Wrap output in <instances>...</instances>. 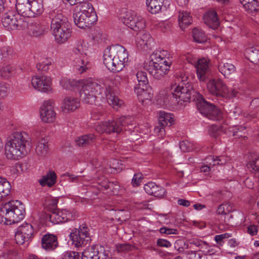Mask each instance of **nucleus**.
<instances>
[{"label":"nucleus","mask_w":259,"mask_h":259,"mask_svg":"<svg viewBox=\"0 0 259 259\" xmlns=\"http://www.w3.org/2000/svg\"><path fill=\"white\" fill-rule=\"evenodd\" d=\"M192 93L193 99L197 101V109L202 115L212 120H220L222 118L221 110L215 105L206 101L199 93L193 91L189 82H180L178 85H171L170 89L160 91L157 100L164 105H182L183 103L190 102Z\"/></svg>","instance_id":"obj_1"},{"label":"nucleus","mask_w":259,"mask_h":259,"mask_svg":"<svg viewBox=\"0 0 259 259\" xmlns=\"http://www.w3.org/2000/svg\"><path fill=\"white\" fill-rule=\"evenodd\" d=\"M80 97L84 103L92 104L95 102L97 95L105 96L108 103L115 109H118L123 104L114 93L113 83L107 80L102 83L95 79L89 78L82 80Z\"/></svg>","instance_id":"obj_2"},{"label":"nucleus","mask_w":259,"mask_h":259,"mask_svg":"<svg viewBox=\"0 0 259 259\" xmlns=\"http://www.w3.org/2000/svg\"><path fill=\"white\" fill-rule=\"evenodd\" d=\"M103 62L106 68L112 72H119L128 61L127 50L122 46L116 45L107 47L104 52Z\"/></svg>","instance_id":"obj_3"},{"label":"nucleus","mask_w":259,"mask_h":259,"mask_svg":"<svg viewBox=\"0 0 259 259\" xmlns=\"http://www.w3.org/2000/svg\"><path fill=\"white\" fill-rule=\"evenodd\" d=\"M171 62L167 51H156L151 55L150 60L145 68L153 78L158 80L167 74Z\"/></svg>","instance_id":"obj_4"},{"label":"nucleus","mask_w":259,"mask_h":259,"mask_svg":"<svg viewBox=\"0 0 259 259\" xmlns=\"http://www.w3.org/2000/svg\"><path fill=\"white\" fill-rule=\"evenodd\" d=\"M30 140L26 132H15L7 139L5 145V151L9 159H18L27 153L26 145Z\"/></svg>","instance_id":"obj_5"},{"label":"nucleus","mask_w":259,"mask_h":259,"mask_svg":"<svg viewBox=\"0 0 259 259\" xmlns=\"http://www.w3.org/2000/svg\"><path fill=\"white\" fill-rule=\"evenodd\" d=\"M0 212V223L8 225L22 221L25 215V209L20 201L12 200L2 205Z\"/></svg>","instance_id":"obj_6"},{"label":"nucleus","mask_w":259,"mask_h":259,"mask_svg":"<svg viewBox=\"0 0 259 259\" xmlns=\"http://www.w3.org/2000/svg\"><path fill=\"white\" fill-rule=\"evenodd\" d=\"M131 117L129 116H121L119 118L112 120L102 121L96 126V131L100 133H120L123 127L129 124Z\"/></svg>","instance_id":"obj_7"},{"label":"nucleus","mask_w":259,"mask_h":259,"mask_svg":"<svg viewBox=\"0 0 259 259\" xmlns=\"http://www.w3.org/2000/svg\"><path fill=\"white\" fill-rule=\"evenodd\" d=\"M120 19L123 24L135 31H140L145 27V20L133 11H126L122 14Z\"/></svg>","instance_id":"obj_8"},{"label":"nucleus","mask_w":259,"mask_h":259,"mask_svg":"<svg viewBox=\"0 0 259 259\" xmlns=\"http://www.w3.org/2000/svg\"><path fill=\"white\" fill-rule=\"evenodd\" d=\"M73 53L75 55L73 62L74 70L79 74L86 72L91 68V65L82 46L77 45L73 49Z\"/></svg>","instance_id":"obj_9"},{"label":"nucleus","mask_w":259,"mask_h":259,"mask_svg":"<svg viewBox=\"0 0 259 259\" xmlns=\"http://www.w3.org/2000/svg\"><path fill=\"white\" fill-rule=\"evenodd\" d=\"M3 26L9 30L21 29L27 25L24 18L19 14H14L12 12L5 13L2 18Z\"/></svg>","instance_id":"obj_10"},{"label":"nucleus","mask_w":259,"mask_h":259,"mask_svg":"<svg viewBox=\"0 0 259 259\" xmlns=\"http://www.w3.org/2000/svg\"><path fill=\"white\" fill-rule=\"evenodd\" d=\"M34 230L32 226L28 223H23L20 225L15 232V239L18 245L28 246L33 236Z\"/></svg>","instance_id":"obj_11"},{"label":"nucleus","mask_w":259,"mask_h":259,"mask_svg":"<svg viewBox=\"0 0 259 259\" xmlns=\"http://www.w3.org/2000/svg\"><path fill=\"white\" fill-rule=\"evenodd\" d=\"M72 243L76 247H80L89 243L91 241L89 229L86 226H80L79 229L70 234Z\"/></svg>","instance_id":"obj_12"},{"label":"nucleus","mask_w":259,"mask_h":259,"mask_svg":"<svg viewBox=\"0 0 259 259\" xmlns=\"http://www.w3.org/2000/svg\"><path fill=\"white\" fill-rule=\"evenodd\" d=\"M207 88L210 94L225 102L224 100L226 99V87L221 78L210 79L207 83Z\"/></svg>","instance_id":"obj_13"},{"label":"nucleus","mask_w":259,"mask_h":259,"mask_svg":"<svg viewBox=\"0 0 259 259\" xmlns=\"http://www.w3.org/2000/svg\"><path fill=\"white\" fill-rule=\"evenodd\" d=\"M109 255L108 251L100 246H91L82 252L81 259H106Z\"/></svg>","instance_id":"obj_14"},{"label":"nucleus","mask_w":259,"mask_h":259,"mask_svg":"<svg viewBox=\"0 0 259 259\" xmlns=\"http://www.w3.org/2000/svg\"><path fill=\"white\" fill-rule=\"evenodd\" d=\"M47 17L51 21V30L70 24L67 18L63 14L61 9L51 10Z\"/></svg>","instance_id":"obj_15"},{"label":"nucleus","mask_w":259,"mask_h":259,"mask_svg":"<svg viewBox=\"0 0 259 259\" xmlns=\"http://www.w3.org/2000/svg\"><path fill=\"white\" fill-rule=\"evenodd\" d=\"M32 87L38 91L43 93H50L52 91L51 78L47 76H35L32 77Z\"/></svg>","instance_id":"obj_16"},{"label":"nucleus","mask_w":259,"mask_h":259,"mask_svg":"<svg viewBox=\"0 0 259 259\" xmlns=\"http://www.w3.org/2000/svg\"><path fill=\"white\" fill-rule=\"evenodd\" d=\"M55 40L58 44H63L66 42L71 36V28L70 24L63 26L51 30Z\"/></svg>","instance_id":"obj_17"},{"label":"nucleus","mask_w":259,"mask_h":259,"mask_svg":"<svg viewBox=\"0 0 259 259\" xmlns=\"http://www.w3.org/2000/svg\"><path fill=\"white\" fill-rule=\"evenodd\" d=\"M197 75L199 80L204 81L208 77L210 72V63L208 60L202 58L197 60L195 63Z\"/></svg>","instance_id":"obj_18"},{"label":"nucleus","mask_w":259,"mask_h":259,"mask_svg":"<svg viewBox=\"0 0 259 259\" xmlns=\"http://www.w3.org/2000/svg\"><path fill=\"white\" fill-rule=\"evenodd\" d=\"M41 120L46 123H51L55 120L56 113L50 101H45L39 110Z\"/></svg>","instance_id":"obj_19"},{"label":"nucleus","mask_w":259,"mask_h":259,"mask_svg":"<svg viewBox=\"0 0 259 259\" xmlns=\"http://www.w3.org/2000/svg\"><path fill=\"white\" fill-rule=\"evenodd\" d=\"M136 41L138 48L147 50L151 49L153 40L149 33L142 31L137 34Z\"/></svg>","instance_id":"obj_20"},{"label":"nucleus","mask_w":259,"mask_h":259,"mask_svg":"<svg viewBox=\"0 0 259 259\" xmlns=\"http://www.w3.org/2000/svg\"><path fill=\"white\" fill-rule=\"evenodd\" d=\"M203 20L205 24L212 29L218 28L220 21L215 11L210 10L205 12L203 15Z\"/></svg>","instance_id":"obj_21"},{"label":"nucleus","mask_w":259,"mask_h":259,"mask_svg":"<svg viewBox=\"0 0 259 259\" xmlns=\"http://www.w3.org/2000/svg\"><path fill=\"white\" fill-rule=\"evenodd\" d=\"M144 189L147 194L159 198L164 197L166 193L165 189L163 187L157 185L154 182H148L145 184Z\"/></svg>","instance_id":"obj_22"},{"label":"nucleus","mask_w":259,"mask_h":259,"mask_svg":"<svg viewBox=\"0 0 259 259\" xmlns=\"http://www.w3.org/2000/svg\"><path fill=\"white\" fill-rule=\"evenodd\" d=\"M79 106L80 102L77 98L68 96L64 99L61 108L64 112H69L74 111Z\"/></svg>","instance_id":"obj_23"},{"label":"nucleus","mask_w":259,"mask_h":259,"mask_svg":"<svg viewBox=\"0 0 259 259\" xmlns=\"http://www.w3.org/2000/svg\"><path fill=\"white\" fill-rule=\"evenodd\" d=\"M58 245L57 237L53 234H46L41 238L42 247L47 251L54 250Z\"/></svg>","instance_id":"obj_24"},{"label":"nucleus","mask_w":259,"mask_h":259,"mask_svg":"<svg viewBox=\"0 0 259 259\" xmlns=\"http://www.w3.org/2000/svg\"><path fill=\"white\" fill-rule=\"evenodd\" d=\"M29 0H16V9L22 17H30L31 12L30 11Z\"/></svg>","instance_id":"obj_25"},{"label":"nucleus","mask_w":259,"mask_h":259,"mask_svg":"<svg viewBox=\"0 0 259 259\" xmlns=\"http://www.w3.org/2000/svg\"><path fill=\"white\" fill-rule=\"evenodd\" d=\"M134 89L139 100L142 102H144L146 100L150 101L152 99L153 94L152 89L149 85L146 87L135 86Z\"/></svg>","instance_id":"obj_26"},{"label":"nucleus","mask_w":259,"mask_h":259,"mask_svg":"<svg viewBox=\"0 0 259 259\" xmlns=\"http://www.w3.org/2000/svg\"><path fill=\"white\" fill-rule=\"evenodd\" d=\"M178 20L180 27L183 30L192 23V17L188 12L180 10L178 12Z\"/></svg>","instance_id":"obj_27"},{"label":"nucleus","mask_w":259,"mask_h":259,"mask_svg":"<svg viewBox=\"0 0 259 259\" xmlns=\"http://www.w3.org/2000/svg\"><path fill=\"white\" fill-rule=\"evenodd\" d=\"M28 29L30 34L35 37L40 36L46 32V26L38 21L30 23Z\"/></svg>","instance_id":"obj_28"},{"label":"nucleus","mask_w":259,"mask_h":259,"mask_svg":"<svg viewBox=\"0 0 259 259\" xmlns=\"http://www.w3.org/2000/svg\"><path fill=\"white\" fill-rule=\"evenodd\" d=\"M10 183L5 179L0 178V202L5 201L11 192Z\"/></svg>","instance_id":"obj_29"},{"label":"nucleus","mask_w":259,"mask_h":259,"mask_svg":"<svg viewBox=\"0 0 259 259\" xmlns=\"http://www.w3.org/2000/svg\"><path fill=\"white\" fill-rule=\"evenodd\" d=\"M57 176L54 171L50 170L46 176L42 177L39 182L42 186L51 187L56 183Z\"/></svg>","instance_id":"obj_30"},{"label":"nucleus","mask_w":259,"mask_h":259,"mask_svg":"<svg viewBox=\"0 0 259 259\" xmlns=\"http://www.w3.org/2000/svg\"><path fill=\"white\" fill-rule=\"evenodd\" d=\"M30 11L32 12L30 17H34L40 15L44 12V7L41 0H29Z\"/></svg>","instance_id":"obj_31"},{"label":"nucleus","mask_w":259,"mask_h":259,"mask_svg":"<svg viewBox=\"0 0 259 259\" xmlns=\"http://www.w3.org/2000/svg\"><path fill=\"white\" fill-rule=\"evenodd\" d=\"M48 140L42 138L37 144L35 148L36 154L40 157L46 156L49 152Z\"/></svg>","instance_id":"obj_32"},{"label":"nucleus","mask_w":259,"mask_h":259,"mask_svg":"<svg viewBox=\"0 0 259 259\" xmlns=\"http://www.w3.org/2000/svg\"><path fill=\"white\" fill-rule=\"evenodd\" d=\"M163 0H146L148 11L152 14L158 13L161 10Z\"/></svg>","instance_id":"obj_33"},{"label":"nucleus","mask_w":259,"mask_h":259,"mask_svg":"<svg viewBox=\"0 0 259 259\" xmlns=\"http://www.w3.org/2000/svg\"><path fill=\"white\" fill-rule=\"evenodd\" d=\"M158 122L165 126L169 127L174 124V119L173 115L170 113L165 111H160L159 113Z\"/></svg>","instance_id":"obj_34"},{"label":"nucleus","mask_w":259,"mask_h":259,"mask_svg":"<svg viewBox=\"0 0 259 259\" xmlns=\"http://www.w3.org/2000/svg\"><path fill=\"white\" fill-rule=\"evenodd\" d=\"M95 140V136L90 134L77 137L75 140V143L79 146L84 147L92 144Z\"/></svg>","instance_id":"obj_35"},{"label":"nucleus","mask_w":259,"mask_h":259,"mask_svg":"<svg viewBox=\"0 0 259 259\" xmlns=\"http://www.w3.org/2000/svg\"><path fill=\"white\" fill-rule=\"evenodd\" d=\"M245 10L250 13L259 10V4L257 0H240Z\"/></svg>","instance_id":"obj_36"},{"label":"nucleus","mask_w":259,"mask_h":259,"mask_svg":"<svg viewBox=\"0 0 259 259\" xmlns=\"http://www.w3.org/2000/svg\"><path fill=\"white\" fill-rule=\"evenodd\" d=\"M133 75H136L138 83L136 86L141 87H146L149 85L148 80L147 74L144 71H136L133 70L131 72Z\"/></svg>","instance_id":"obj_37"},{"label":"nucleus","mask_w":259,"mask_h":259,"mask_svg":"<svg viewBox=\"0 0 259 259\" xmlns=\"http://www.w3.org/2000/svg\"><path fill=\"white\" fill-rule=\"evenodd\" d=\"M246 58L251 63L259 64V50L254 48H249L245 52Z\"/></svg>","instance_id":"obj_38"},{"label":"nucleus","mask_w":259,"mask_h":259,"mask_svg":"<svg viewBox=\"0 0 259 259\" xmlns=\"http://www.w3.org/2000/svg\"><path fill=\"white\" fill-rule=\"evenodd\" d=\"M205 160L207 163L206 165L210 166L211 168L215 165L225 164L227 162L226 158L223 156L217 157L215 158H214L213 156H209L206 158Z\"/></svg>","instance_id":"obj_39"},{"label":"nucleus","mask_w":259,"mask_h":259,"mask_svg":"<svg viewBox=\"0 0 259 259\" xmlns=\"http://www.w3.org/2000/svg\"><path fill=\"white\" fill-rule=\"evenodd\" d=\"M192 33L193 38L195 42L200 44L206 42L207 36L202 30L195 28L193 29Z\"/></svg>","instance_id":"obj_40"},{"label":"nucleus","mask_w":259,"mask_h":259,"mask_svg":"<svg viewBox=\"0 0 259 259\" xmlns=\"http://www.w3.org/2000/svg\"><path fill=\"white\" fill-rule=\"evenodd\" d=\"M53 60L51 58H46L44 60L39 62L36 64V68L37 70L42 71H47L53 66Z\"/></svg>","instance_id":"obj_41"},{"label":"nucleus","mask_w":259,"mask_h":259,"mask_svg":"<svg viewBox=\"0 0 259 259\" xmlns=\"http://www.w3.org/2000/svg\"><path fill=\"white\" fill-rule=\"evenodd\" d=\"M15 73L14 67L9 65H4L0 68V75L4 78H8Z\"/></svg>","instance_id":"obj_42"},{"label":"nucleus","mask_w":259,"mask_h":259,"mask_svg":"<svg viewBox=\"0 0 259 259\" xmlns=\"http://www.w3.org/2000/svg\"><path fill=\"white\" fill-rule=\"evenodd\" d=\"M62 218L63 220V223L75 219L77 216L76 212L74 210H70L66 209L60 210Z\"/></svg>","instance_id":"obj_43"},{"label":"nucleus","mask_w":259,"mask_h":259,"mask_svg":"<svg viewBox=\"0 0 259 259\" xmlns=\"http://www.w3.org/2000/svg\"><path fill=\"white\" fill-rule=\"evenodd\" d=\"M60 84L64 89L70 90L75 85V82L68 78L63 77L60 81Z\"/></svg>","instance_id":"obj_44"},{"label":"nucleus","mask_w":259,"mask_h":259,"mask_svg":"<svg viewBox=\"0 0 259 259\" xmlns=\"http://www.w3.org/2000/svg\"><path fill=\"white\" fill-rule=\"evenodd\" d=\"M64 176L67 177V180L71 183H81L83 179L81 176H75L68 172L65 174Z\"/></svg>","instance_id":"obj_45"},{"label":"nucleus","mask_w":259,"mask_h":259,"mask_svg":"<svg viewBox=\"0 0 259 259\" xmlns=\"http://www.w3.org/2000/svg\"><path fill=\"white\" fill-rule=\"evenodd\" d=\"M17 253L13 250H8L0 253V259H17Z\"/></svg>","instance_id":"obj_46"},{"label":"nucleus","mask_w":259,"mask_h":259,"mask_svg":"<svg viewBox=\"0 0 259 259\" xmlns=\"http://www.w3.org/2000/svg\"><path fill=\"white\" fill-rule=\"evenodd\" d=\"M62 259H80V254L75 251H67L61 255Z\"/></svg>","instance_id":"obj_47"},{"label":"nucleus","mask_w":259,"mask_h":259,"mask_svg":"<svg viewBox=\"0 0 259 259\" xmlns=\"http://www.w3.org/2000/svg\"><path fill=\"white\" fill-rule=\"evenodd\" d=\"M188 259H205L206 256L202 253L195 251H188L186 252Z\"/></svg>","instance_id":"obj_48"},{"label":"nucleus","mask_w":259,"mask_h":259,"mask_svg":"<svg viewBox=\"0 0 259 259\" xmlns=\"http://www.w3.org/2000/svg\"><path fill=\"white\" fill-rule=\"evenodd\" d=\"M165 126L160 124L158 122V125L156 126L154 128V132L159 138H163L165 135Z\"/></svg>","instance_id":"obj_49"},{"label":"nucleus","mask_w":259,"mask_h":259,"mask_svg":"<svg viewBox=\"0 0 259 259\" xmlns=\"http://www.w3.org/2000/svg\"><path fill=\"white\" fill-rule=\"evenodd\" d=\"M143 179V175L141 173L135 174L132 180L131 184L133 187L139 186Z\"/></svg>","instance_id":"obj_50"},{"label":"nucleus","mask_w":259,"mask_h":259,"mask_svg":"<svg viewBox=\"0 0 259 259\" xmlns=\"http://www.w3.org/2000/svg\"><path fill=\"white\" fill-rule=\"evenodd\" d=\"M8 85L4 82H0V98H4L6 97L8 94Z\"/></svg>","instance_id":"obj_51"},{"label":"nucleus","mask_w":259,"mask_h":259,"mask_svg":"<svg viewBox=\"0 0 259 259\" xmlns=\"http://www.w3.org/2000/svg\"><path fill=\"white\" fill-rule=\"evenodd\" d=\"M179 146L182 151L187 152L191 150V144L187 141H183L180 142Z\"/></svg>","instance_id":"obj_52"},{"label":"nucleus","mask_w":259,"mask_h":259,"mask_svg":"<svg viewBox=\"0 0 259 259\" xmlns=\"http://www.w3.org/2000/svg\"><path fill=\"white\" fill-rule=\"evenodd\" d=\"M226 64V63L225 62V59H224L221 60V61H220L218 65V69L219 72L225 78H226V74L227 72Z\"/></svg>","instance_id":"obj_53"},{"label":"nucleus","mask_w":259,"mask_h":259,"mask_svg":"<svg viewBox=\"0 0 259 259\" xmlns=\"http://www.w3.org/2000/svg\"><path fill=\"white\" fill-rule=\"evenodd\" d=\"M190 244L194 245L200 248H202L204 246H207V243L206 242L198 239L191 240Z\"/></svg>","instance_id":"obj_54"},{"label":"nucleus","mask_w":259,"mask_h":259,"mask_svg":"<svg viewBox=\"0 0 259 259\" xmlns=\"http://www.w3.org/2000/svg\"><path fill=\"white\" fill-rule=\"evenodd\" d=\"M49 217V221L53 224H58L61 223V221L58 219L57 214L56 213L55 211L50 214H47Z\"/></svg>","instance_id":"obj_55"},{"label":"nucleus","mask_w":259,"mask_h":259,"mask_svg":"<svg viewBox=\"0 0 259 259\" xmlns=\"http://www.w3.org/2000/svg\"><path fill=\"white\" fill-rule=\"evenodd\" d=\"M159 232L161 234H166L167 235L178 234V230L177 229L166 227L161 228Z\"/></svg>","instance_id":"obj_56"},{"label":"nucleus","mask_w":259,"mask_h":259,"mask_svg":"<svg viewBox=\"0 0 259 259\" xmlns=\"http://www.w3.org/2000/svg\"><path fill=\"white\" fill-rule=\"evenodd\" d=\"M157 245L160 247L168 248L171 246V243L164 239H158L157 240Z\"/></svg>","instance_id":"obj_57"},{"label":"nucleus","mask_w":259,"mask_h":259,"mask_svg":"<svg viewBox=\"0 0 259 259\" xmlns=\"http://www.w3.org/2000/svg\"><path fill=\"white\" fill-rule=\"evenodd\" d=\"M236 11H233L232 8H228V22H236L237 20V18L235 17Z\"/></svg>","instance_id":"obj_58"},{"label":"nucleus","mask_w":259,"mask_h":259,"mask_svg":"<svg viewBox=\"0 0 259 259\" xmlns=\"http://www.w3.org/2000/svg\"><path fill=\"white\" fill-rule=\"evenodd\" d=\"M0 51L3 58H6L12 54L11 49L9 47H4L1 49Z\"/></svg>","instance_id":"obj_59"},{"label":"nucleus","mask_w":259,"mask_h":259,"mask_svg":"<svg viewBox=\"0 0 259 259\" xmlns=\"http://www.w3.org/2000/svg\"><path fill=\"white\" fill-rule=\"evenodd\" d=\"M247 233L251 236H254L257 234V227L255 225H250L247 227Z\"/></svg>","instance_id":"obj_60"},{"label":"nucleus","mask_w":259,"mask_h":259,"mask_svg":"<svg viewBox=\"0 0 259 259\" xmlns=\"http://www.w3.org/2000/svg\"><path fill=\"white\" fill-rule=\"evenodd\" d=\"M117 248L118 251H127L130 249L131 246L126 244H120Z\"/></svg>","instance_id":"obj_61"},{"label":"nucleus","mask_w":259,"mask_h":259,"mask_svg":"<svg viewBox=\"0 0 259 259\" xmlns=\"http://www.w3.org/2000/svg\"><path fill=\"white\" fill-rule=\"evenodd\" d=\"M178 76H179L178 79H179V80L181 81L180 82H185V83L188 82L187 81L188 76L186 73H183V72H181L178 75Z\"/></svg>","instance_id":"obj_62"},{"label":"nucleus","mask_w":259,"mask_h":259,"mask_svg":"<svg viewBox=\"0 0 259 259\" xmlns=\"http://www.w3.org/2000/svg\"><path fill=\"white\" fill-rule=\"evenodd\" d=\"M48 204L49 205L52 206L53 208H55L57 206L58 203V199L57 198H50L48 200Z\"/></svg>","instance_id":"obj_63"},{"label":"nucleus","mask_w":259,"mask_h":259,"mask_svg":"<svg viewBox=\"0 0 259 259\" xmlns=\"http://www.w3.org/2000/svg\"><path fill=\"white\" fill-rule=\"evenodd\" d=\"M177 203L179 205L185 207H188L190 205V201L184 199H179L178 200Z\"/></svg>","instance_id":"obj_64"}]
</instances>
